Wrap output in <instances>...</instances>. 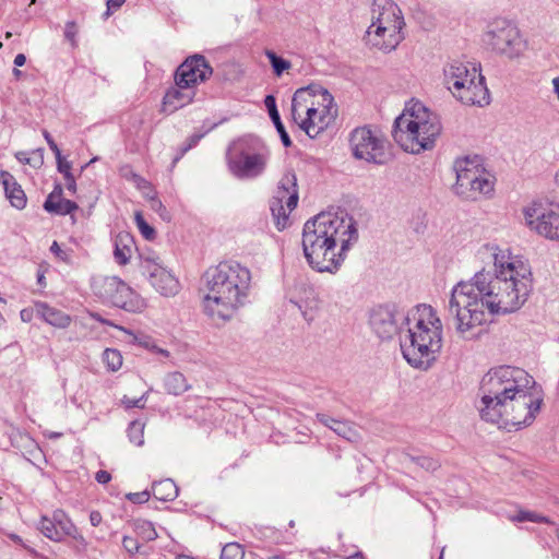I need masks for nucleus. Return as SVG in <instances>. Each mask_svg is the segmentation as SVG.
<instances>
[{"label": "nucleus", "mask_w": 559, "mask_h": 559, "mask_svg": "<svg viewBox=\"0 0 559 559\" xmlns=\"http://www.w3.org/2000/svg\"><path fill=\"white\" fill-rule=\"evenodd\" d=\"M442 342L443 325L436 309L426 304L413 308L405 328H401L404 359L414 368L428 370L437 360Z\"/></svg>", "instance_id": "nucleus-5"}, {"label": "nucleus", "mask_w": 559, "mask_h": 559, "mask_svg": "<svg viewBox=\"0 0 559 559\" xmlns=\"http://www.w3.org/2000/svg\"><path fill=\"white\" fill-rule=\"evenodd\" d=\"M164 386L168 394L176 396L181 395L191 388L186 377L179 371L167 373L164 378Z\"/></svg>", "instance_id": "nucleus-30"}, {"label": "nucleus", "mask_w": 559, "mask_h": 559, "mask_svg": "<svg viewBox=\"0 0 559 559\" xmlns=\"http://www.w3.org/2000/svg\"><path fill=\"white\" fill-rule=\"evenodd\" d=\"M405 22L400 8L391 0H374L371 9L369 26H384L391 43H395L397 31H402Z\"/></svg>", "instance_id": "nucleus-18"}, {"label": "nucleus", "mask_w": 559, "mask_h": 559, "mask_svg": "<svg viewBox=\"0 0 559 559\" xmlns=\"http://www.w3.org/2000/svg\"><path fill=\"white\" fill-rule=\"evenodd\" d=\"M245 551L240 544L228 543L221 552V559H243Z\"/></svg>", "instance_id": "nucleus-39"}, {"label": "nucleus", "mask_w": 559, "mask_h": 559, "mask_svg": "<svg viewBox=\"0 0 559 559\" xmlns=\"http://www.w3.org/2000/svg\"><path fill=\"white\" fill-rule=\"evenodd\" d=\"M50 251L56 254L57 258L60 260L68 262L70 259V255L67 251L62 250L57 241H53Z\"/></svg>", "instance_id": "nucleus-48"}, {"label": "nucleus", "mask_w": 559, "mask_h": 559, "mask_svg": "<svg viewBox=\"0 0 559 559\" xmlns=\"http://www.w3.org/2000/svg\"><path fill=\"white\" fill-rule=\"evenodd\" d=\"M403 38L402 31H397L395 43H391L384 26H369L365 35V40L368 45L383 51H391L395 49Z\"/></svg>", "instance_id": "nucleus-23"}, {"label": "nucleus", "mask_w": 559, "mask_h": 559, "mask_svg": "<svg viewBox=\"0 0 559 559\" xmlns=\"http://www.w3.org/2000/svg\"><path fill=\"white\" fill-rule=\"evenodd\" d=\"M127 498L133 503H144L150 499V492L144 490L141 492L129 493Z\"/></svg>", "instance_id": "nucleus-46"}, {"label": "nucleus", "mask_w": 559, "mask_h": 559, "mask_svg": "<svg viewBox=\"0 0 559 559\" xmlns=\"http://www.w3.org/2000/svg\"><path fill=\"white\" fill-rule=\"evenodd\" d=\"M43 135H44L49 148L53 152L55 155L59 156V152H61V151L59 150L57 143L55 142V140L52 139L50 133L47 130H43Z\"/></svg>", "instance_id": "nucleus-50"}, {"label": "nucleus", "mask_w": 559, "mask_h": 559, "mask_svg": "<svg viewBox=\"0 0 559 559\" xmlns=\"http://www.w3.org/2000/svg\"><path fill=\"white\" fill-rule=\"evenodd\" d=\"M195 91L191 87H179L177 84L167 90L163 97L162 110L173 114L192 103Z\"/></svg>", "instance_id": "nucleus-21"}, {"label": "nucleus", "mask_w": 559, "mask_h": 559, "mask_svg": "<svg viewBox=\"0 0 559 559\" xmlns=\"http://www.w3.org/2000/svg\"><path fill=\"white\" fill-rule=\"evenodd\" d=\"M525 226L536 235L559 242V202L538 199L522 210Z\"/></svg>", "instance_id": "nucleus-11"}, {"label": "nucleus", "mask_w": 559, "mask_h": 559, "mask_svg": "<svg viewBox=\"0 0 559 559\" xmlns=\"http://www.w3.org/2000/svg\"><path fill=\"white\" fill-rule=\"evenodd\" d=\"M10 538H11L14 543H16V544L21 545L22 547H24V548H25L28 552H31L32 555H36V551H35L33 548H31V547L26 546V545L23 543V539H22L19 535H16V534H11V535H10Z\"/></svg>", "instance_id": "nucleus-57"}, {"label": "nucleus", "mask_w": 559, "mask_h": 559, "mask_svg": "<svg viewBox=\"0 0 559 559\" xmlns=\"http://www.w3.org/2000/svg\"><path fill=\"white\" fill-rule=\"evenodd\" d=\"M150 204H151V209L156 212L162 213V211H165V206L163 205L162 201L156 197H152L150 199ZM160 216H163V214H160Z\"/></svg>", "instance_id": "nucleus-54"}, {"label": "nucleus", "mask_w": 559, "mask_h": 559, "mask_svg": "<svg viewBox=\"0 0 559 559\" xmlns=\"http://www.w3.org/2000/svg\"><path fill=\"white\" fill-rule=\"evenodd\" d=\"M134 219H135L136 227L139 228L141 235L146 240H153L156 236V231L152 226H150L147 224V222L144 219L141 212H135Z\"/></svg>", "instance_id": "nucleus-40"}, {"label": "nucleus", "mask_w": 559, "mask_h": 559, "mask_svg": "<svg viewBox=\"0 0 559 559\" xmlns=\"http://www.w3.org/2000/svg\"><path fill=\"white\" fill-rule=\"evenodd\" d=\"M313 91V84L308 85L306 87L298 88L292 98V118L298 123L304 119L309 112L316 110L313 105V98L316 95ZM320 95L317 96L319 98Z\"/></svg>", "instance_id": "nucleus-22"}, {"label": "nucleus", "mask_w": 559, "mask_h": 559, "mask_svg": "<svg viewBox=\"0 0 559 559\" xmlns=\"http://www.w3.org/2000/svg\"><path fill=\"white\" fill-rule=\"evenodd\" d=\"M318 420L333 430L337 436L344 438L349 442H356L359 439V433L355 426L349 421H342L334 419L325 414H317Z\"/></svg>", "instance_id": "nucleus-26"}, {"label": "nucleus", "mask_w": 559, "mask_h": 559, "mask_svg": "<svg viewBox=\"0 0 559 559\" xmlns=\"http://www.w3.org/2000/svg\"><path fill=\"white\" fill-rule=\"evenodd\" d=\"M15 157L19 162L23 164H31V158L27 156L26 152H17L15 154Z\"/></svg>", "instance_id": "nucleus-58"}, {"label": "nucleus", "mask_w": 559, "mask_h": 559, "mask_svg": "<svg viewBox=\"0 0 559 559\" xmlns=\"http://www.w3.org/2000/svg\"><path fill=\"white\" fill-rule=\"evenodd\" d=\"M128 437L131 443L141 447L144 443V424L133 420L128 427Z\"/></svg>", "instance_id": "nucleus-36"}, {"label": "nucleus", "mask_w": 559, "mask_h": 559, "mask_svg": "<svg viewBox=\"0 0 559 559\" xmlns=\"http://www.w3.org/2000/svg\"><path fill=\"white\" fill-rule=\"evenodd\" d=\"M358 237L353 217L332 212L319 213L304 225V255L312 270L335 274Z\"/></svg>", "instance_id": "nucleus-3"}, {"label": "nucleus", "mask_w": 559, "mask_h": 559, "mask_svg": "<svg viewBox=\"0 0 559 559\" xmlns=\"http://www.w3.org/2000/svg\"><path fill=\"white\" fill-rule=\"evenodd\" d=\"M202 135L201 134H193L191 135L189 139H188V143L187 145L182 146L180 148V153L178 156L175 157L174 159V163H177L189 150H191L192 147H194L199 141L201 140Z\"/></svg>", "instance_id": "nucleus-43"}, {"label": "nucleus", "mask_w": 559, "mask_h": 559, "mask_svg": "<svg viewBox=\"0 0 559 559\" xmlns=\"http://www.w3.org/2000/svg\"><path fill=\"white\" fill-rule=\"evenodd\" d=\"M265 107L267 108L270 118L274 123L276 131L281 136V141L285 147H289L292 145V140L281 120L277 107L276 99L273 95H267L264 99Z\"/></svg>", "instance_id": "nucleus-28"}, {"label": "nucleus", "mask_w": 559, "mask_h": 559, "mask_svg": "<svg viewBox=\"0 0 559 559\" xmlns=\"http://www.w3.org/2000/svg\"><path fill=\"white\" fill-rule=\"evenodd\" d=\"M64 180H66L67 189L71 193H75L76 192V182H75L73 175H69V176L64 177Z\"/></svg>", "instance_id": "nucleus-55"}, {"label": "nucleus", "mask_w": 559, "mask_h": 559, "mask_svg": "<svg viewBox=\"0 0 559 559\" xmlns=\"http://www.w3.org/2000/svg\"><path fill=\"white\" fill-rule=\"evenodd\" d=\"M552 86H554V91L557 95V98L559 100V76H557L552 80Z\"/></svg>", "instance_id": "nucleus-62"}, {"label": "nucleus", "mask_w": 559, "mask_h": 559, "mask_svg": "<svg viewBox=\"0 0 559 559\" xmlns=\"http://www.w3.org/2000/svg\"><path fill=\"white\" fill-rule=\"evenodd\" d=\"M133 245V237L129 233L122 231L115 237L114 257L118 264L124 265L130 261Z\"/></svg>", "instance_id": "nucleus-27"}, {"label": "nucleus", "mask_w": 559, "mask_h": 559, "mask_svg": "<svg viewBox=\"0 0 559 559\" xmlns=\"http://www.w3.org/2000/svg\"><path fill=\"white\" fill-rule=\"evenodd\" d=\"M336 116L335 109L312 110L297 124L310 138H316L320 132L329 127Z\"/></svg>", "instance_id": "nucleus-20"}, {"label": "nucleus", "mask_w": 559, "mask_h": 559, "mask_svg": "<svg viewBox=\"0 0 559 559\" xmlns=\"http://www.w3.org/2000/svg\"><path fill=\"white\" fill-rule=\"evenodd\" d=\"M44 209L49 213L67 215L78 210V204L68 199L55 200V194H49L44 203Z\"/></svg>", "instance_id": "nucleus-31"}, {"label": "nucleus", "mask_w": 559, "mask_h": 559, "mask_svg": "<svg viewBox=\"0 0 559 559\" xmlns=\"http://www.w3.org/2000/svg\"><path fill=\"white\" fill-rule=\"evenodd\" d=\"M67 537H71L76 543L78 548L83 549V550L86 549L87 542L84 538V536L79 532L76 526H75V532L73 534H68Z\"/></svg>", "instance_id": "nucleus-47"}, {"label": "nucleus", "mask_w": 559, "mask_h": 559, "mask_svg": "<svg viewBox=\"0 0 559 559\" xmlns=\"http://www.w3.org/2000/svg\"><path fill=\"white\" fill-rule=\"evenodd\" d=\"M443 83L461 103L485 106L490 102L489 91L476 63L453 61L443 68Z\"/></svg>", "instance_id": "nucleus-7"}, {"label": "nucleus", "mask_w": 559, "mask_h": 559, "mask_svg": "<svg viewBox=\"0 0 559 559\" xmlns=\"http://www.w3.org/2000/svg\"><path fill=\"white\" fill-rule=\"evenodd\" d=\"M265 56L269 59L276 76H281L286 70H289L292 67L290 61L277 56L273 50H265Z\"/></svg>", "instance_id": "nucleus-35"}, {"label": "nucleus", "mask_w": 559, "mask_h": 559, "mask_svg": "<svg viewBox=\"0 0 559 559\" xmlns=\"http://www.w3.org/2000/svg\"><path fill=\"white\" fill-rule=\"evenodd\" d=\"M36 314V306L34 308H25L20 312L21 320L23 322H31Z\"/></svg>", "instance_id": "nucleus-52"}, {"label": "nucleus", "mask_w": 559, "mask_h": 559, "mask_svg": "<svg viewBox=\"0 0 559 559\" xmlns=\"http://www.w3.org/2000/svg\"><path fill=\"white\" fill-rule=\"evenodd\" d=\"M403 456H404V462L409 461L412 463H415L416 465H418L419 467L424 468L427 472H435L441 466V463L439 462V460L431 457V456H426V455L415 456L409 453H404Z\"/></svg>", "instance_id": "nucleus-33"}, {"label": "nucleus", "mask_w": 559, "mask_h": 559, "mask_svg": "<svg viewBox=\"0 0 559 559\" xmlns=\"http://www.w3.org/2000/svg\"><path fill=\"white\" fill-rule=\"evenodd\" d=\"M477 411L483 420L507 430L531 426L540 411L544 392L524 369L491 368L481 379Z\"/></svg>", "instance_id": "nucleus-2"}, {"label": "nucleus", "mask_w": 559, "mask_h": 559, "mask_svg": "<svg viewBox=\"0 0 559 559\" xmlns=\"http://www.w3.org/2000/svg\"><path fill=\"white\" fill-rule=\"evenodd\" d=\"M55 156H56V160H57L58 171L63 174V177L72 175V173H71V163L66 160L62 157L61 152H59V156L58 155H55Z\"/></svg>", "instance_id": "nucleus-44"}, {"label": "nucleus", "mask_w": 559, "mask_h": 559, "mask_svg": "<svg viewBox=\"0 0 559 559\" xmlns=\"http://www.w3.org/2000/svg\"><path fill=\"white\" fill-rule=\"evenodd\" d=\"M213 74V69L202 55L188 57L175 72V84L179 87H191L206 81Z\"/></svg>", "instance_id": "nucleus-17"}, {"label": "nucleus", "mask_w": 559, "mask_h": 559, "mask_svg": "<svg viewBox=\"0 0 559 559\" xmlns=\"http://www.w3.org/2000/svg\"><path fill=\"white\" fill-rule=\"evenodd\" d=\"M50 194H55V200L61 199L62 187L60 185H56L53 191Z\"/></svg>", "instance_id": "nucleus-60"}, {"label": "nucleus", "mask_w": 559, "mask_h": 559, "mask_svg": "<svg viewBox=\"0 0 559 559\" xmlns=\"http://www.w3.org/2000/svg\"><path fill=\"white\" fill-rule=\"evenodd\" d=\"M45 436L48 437L49 439H59L62 437V432L47 431L45 432Z\"/></svg>", "instance_id": "nucleus-61"}, {"label": "nucleus", "mask_w": 559, "mask_h": 559, "mask_svg": "<svg viewBox=\"0 0 559 559\" xmlns=\"http://www.w3.org/2000/svg\"><path fill=\"white\" fill-rule=\"evenodd\" d=\"M103 521V516L99 511H92L90 514V522L93 526H98Z\"/></svg>", "instance_id": "nucleus-56"}, {"label": "nucleus", "mask_w": 559, "mask_h": 559, "mask_svg": "<svg viewBox=\"0 0 559 559\" xmlns=\"http://www.w3.org/2000/svg\"><path fill=\"white\" fill-rule=\"evenodd\" d=\"M131 179L138 189H146L150 187L148 181L135 173H131Z\"/></svg>", "instance_id": "nucleus-51"}, {"label": "nucleus", "mask_w": 559, "mask_h": 559, "mask_svg": "<svg viewBox=\"0 0 559 559\" xmlns=\"http://www.w3.org/2000/svg\"><path fill=\"white\" fill-rule=\"evenodd\" d=\"M43 535L52 542H62L75 532V525L64 511L57 509L51 516H41L37 525Z\"/></svg>", "instance_id": "nucleus-19"}, {"label": "nucleus", "mask_w": 559, "mask_h": 559, "mask_svg": "<svg viewBox=\"0 0 559 559\" xmlns=\"http://www.w3.org/2000/svg\"><path fill=\"white\" fill-rule=\"evenodd\" d=\"M141 269L154 289L162 296L173 297L179 293L178 278L159 263L158 257H143Z\"/></svg>", "instance_id": "nucleus-16"}, {"label": "nucleus", "mask_w": 559, "mask_h": 559, "mask_svg": "<svg viewBox=\"0 0 559 559\" xmlns=\"http://www.w3.org/2000/svg\"><path fill=\"white\" fill-rule=\"evenodd\" d=\"M483 43L492 52L508 59L520 58L526 49L516 25L506 19H497L488 24Z\"/></svg>", "instance_id": "nucleus-10"}, {"label": "nucleus", "mask_w": 559, "mask_h": 559, "mask_svg": "<svg viewBox=\"0 0 559 559\" xmlns=\"http://www.w3.org/2000/svg\"><path fill=\"white\" fill-rule=\"evenodd\" d=\"M124 2L126 0H107V11L105 12V17H108L112 11L118 10Z\"/></svg>", "instance_id": "nucleus-49"}, {"label": "nucleus", "mask_w": 559, "mask_h": 559, "mask_svg": "<svg viewBox=\"0 0 559 559\" xmlns=\"http://www.w3.org/2000/svg\"><path fill=\"white\" fill-rule=\"evenodd\" d=\"M103 360L111 371H117L122 366V356L119 350L106 348L103 353Z\"/></svg>", "instance_id": "nucleus-38"}, {"label": "nucleus", "mask_w": 559, "mask_h": 559, "mask_svg": "<svg viewBox=\"0 0 559 559\" xmlns=\"http://www.w3.org/2000/svg\"><path fill=\"white\" fill-rule=\"evenodd\" d=\"M122 546L130 555L136 554L140 549L138 540L130 536H124L122 538Z\"/></svg>", "instance_id": "nucleus-45"}, {"label": "nucleus", "mask_w": 559, "mask_h": 559, "mask_svg": "<svg viewBox=\"0 0 559 559\" xmlns=\"http://www.w3.org/2000/svg\"><path fill=\"white\" fill-rule=\"evenodd\" d=\"M26 62V57L23 53H19L14 58V66L15 67H23Z\"/></svg>", "instance_id": "nucleus-59"}, {"label": "nucleus", "mask_w": 559, "mask_h": 559, "mask_svg": "<svg viewBox=\"0 0 559 559\" xmlns=\"http://www.w3.org/2000/svg\"><path fill=\"white\" fill-rule=\"evenodd\" d=\"M346 559H365V558H364L362 554L357 552L353 556L347 557Z\"/></svg>", "instance_id": "nucleus-63"}, {"label": "nucleus", "mask_w": 559, "mask_h": 559, "mask_svg": "<svg viewBox=\"0 0 559 559\" xmlns=\"http://www.w3.org/2000/svg\"><path fill=\"white\" fill-rule=\"evenodd\" d=\"M510 520L512 522L530 521V522H535V523H547V524H551L552 523L550 521V519L547 518V516L540 515V514H538L536 512L524 511V510H521L515 515L510 516Z\"/></svg>", "instance_id": "nucleus-37"}, {"label": "nucleus", "mask_w": 559, "mask_h": 559, "mask_svg": "<svg viewBox=\"0 0 559 559\" xmlns=\"http://www.w3.org/2000/svg\"><path fill=\"white\" fill-rule=\"evenodd\" d=\"M93 290L104 302L128 312L140 313L146 308L144 298L117 276L94 280Z\"/></svg>", "instance_id": "nucleus-12"}, {"label": "nucleus", "mask_w": 559, "mask_h": 559, "mask_svg": "<svg viewBox=\"0 0 559 559\" xmlns=\"http://www.w3.org/2000/svg\"><path fill=\"white\" fill-rule=\"evenodd\" d=\"M136 534L144 540H155L158 535L152 522L146 520H138L134 523Z\"/></svg>", "instance_id": "nucleus-34"}, {"label": "nucleus", "mask_w": 559, "mask_h": 559, "mask_svg": "<svg viewBox=\"0 0 559 559\" xmlns=\"http://www.w3.org/2000/svg\"><path fill=\"white\" fill-rule=\"evenodd\" d=\"M147 393H144L139 399H130L128 396H123L122 404L127 409L138 407V408H144L145 402H146Z\"/></svg>", "instance_id": "nucleus-42"}, {"label": "nucleus", "mask_w": 559, "mask_h": 559, "mask_svg": "<svg viewBox=\"0 0 559 559\" xmlns=\"http://www.w3.org/2000/svg\"><path fill=\"white\" fill-rule=\"evenodd\" d=\"M298 199L296 174L288 170L281 178L271 202V212L280 230L286 227L288 213L297 206Z\"/></svg>", "instance_id": "nucleus-14"}, {"label": "nucleus", "mask_w": 559, "mask_h": 559, "mask_svg": "<svg viewBox=\"0 0 559 559\" xmlns=\"http://www.w3.org/2000/svg\"><path fill=\"white\" fill-rule=\"evenodd\" d=\"M271 157L269 146L258 136H242L228 145L227 168L240 180H251L262 176Z\"/></svg>", "instance_id": "nucleus-8"}, {"label": "nucleus", "mask_w": 559, "mask_h": 559, "mask_svg": "<svg viewBox=\"0 0 559 559\" xmlns=\"http://www.w3.org/2000/svg\"><path fill=\"white\" fill-rule=\"evenodd\" d=\"M492 257L493 271L480 270L469 281L453 286L447 306L456 333L472 340L496 313L519 310L533 288L532 270L527 261L511 255L497 246L486 245Z\"/></svg>", "instance_id": "nucleus-1"}, {"label": "nucleus", "mask_w": 559, "mask_h": 559, "mask_svg": "<svg viewBox=\"0 0 559 559\" xmlns=\"http://www.w3.org/2000/svg\"><path fill=\"white\" fill-rule=\"evenodd\" d=\"M95 479L99 483V484H107L110 481L111 479V475L107 472V471H98L96 474H95Z\"/></svg>", "instance_id": "nucleus-53"}, {"label": "nucleus", "mask_w": 559, "mask_h": 559, "mask_svg": "<svg viewBox=\"0 0 559 559\" xmlns=\"http://www.w3.org/2000/svg\"><path fill=\"white\" fill-rule=\"evenodd\" d=\"M36 316L58 329L68 328L72 321L71 317L66 312L41 301L36 302Z\"/></svg>", "instance_id": "nucleus-25"}, {"label": "nucleus", "mask_w": 559, "mask_h": 559, "mask_svg": "<svg viewBox=\"0 0 559 559\" xmlns=\"http://www.w3.org/2000/svg\"><path fill=\"white\" fill-rule=\"evenodd\" d=\"M0 182L11 205L17 210H23L26 206L27 198L15 178L9 171L0 170Z\"/></svg>", "instance_id": "nucleus-24"}, {"label": "nucleus", "mask_w": 559, "mask_h": 559, "mask_svg": "<svg viewBox=\"0 0 559 559\" xmlns=\"http://www.w3.org/2000/svg\"><path fill=\"white\" fill-rule=\"evenodd\" d=\"M441 130L435 112L420 102H412L395 119L392 136L405 152L419 154L435 146Z\"/></svg>", "instance_id": "nucleus-6"}, {"label": "nucleus", "mask_w": 559, "mask_h": 559, "mask_svg": "<svg viewBox=\"0 0 559 559\" xmlns=\"http://www.w3.org/2000/svg\"><path fill=\"white\" fill-rule=\"evenodd\" d=\"M203 309L216 321L230 320L248 299L251 273L236 261H224L206 270L203 277Z\"/></svg>", "instance_id": "nucleus-4"}, {"label": "nucleus", "mask_w": 559, "mask_h": 559, "mask_svg": "<svg viewBox=\"0 0 559 559\" xmlns=\"http://www.w3.org/2000/svg\"><path fill=\"white\" fill-rule=\"evenodd\" d=\"M409 311L403 312L388 306L374 308L370 314V326L382 340H389L396 333L401 336V328H405Z\"/></svg>", "instance_id": "nucleus-15"}, {"label": "nucleus", "mask_w": 559, "mask_h": 559, "mask_svg": "<svg viewBox=\"0 0 559 559\" xmlns=\"http://www.w3.org/2000/svg\"><path fill=\"white\" fill-rule=\"evenodd\" d=\"M153 496L160 501H173L178 496V487L170 478L154 481L152 484Z\"/></svg>", "instance_id": "nucleus-29"}, {"label": "nucleus", "mask_w": 559, "mask_h": 559, "mask_svg": "<svg viewBox=\"0 0 559 559\" xmlns=\"http://www.w3.org/2000/svg\"><path fill=\"white\" fill-rule=\"evenodd\" d=\"M76 35H78V26H76L75 22H73V21L67 22L66 27H64V37L68 41H70L72 48L78 47Z\"/></svg>", "instance_id": "nucleus-41"}, {"label": "nucleus", "mask_w": 559, "mask_h": 559, "mask_svg": "<svg viewBox=\"0 0 559 559\" xmlns=\"http://www.w3.org/2000/svg\"><path fill=\"white\" fill-rule=\"evenodd\" d=\"M266 559H285L282 555L270 556Z\"/></svg>", "instance_id": "nucleus-64"}, {"label": "nucleus", "mask_w": 559, "mask_h": 559, "mask_svg": "<svg viewBox=\"0 0 559 559\" xmlns=\"http://www.w3.org/2000/svg\"><path fill=\"white\" fill-rule=\"evenodd\" d=\"M313 91L316 92V93H313L316 96L320 95L319 98L312 97L313 98L312 107L316 109V111H318L320 109H335L334 98L329 93L328 90L323 88L320 85L313 84Z\"/></svg>", "instance_id": "nucleus-32"}, {"label": "nucleus", "mask_w": 559, "mask_h": 559, "mask_svg": "<svg viewBox=\"0 0 559 559\" xmlns=\"http://www.w3.org/2000/svg\"><path fill=\"white\" fill-rule=\"evenodd\" d=\"M456 182L454 192L464 198L475 200L479 195L489 194L493 190V182L486 173L478 156L459 158L454 163Z\"/></svg>", "instance_id": "nucleus-9"}, {"label": "nucleus", "mask_w": 559, "mask_h": 559, "mask_svg": "<svg viewBox=\"0 0 559 559\" xmlns=\"http://www.w3.org/2000/svg\"><path fill=\"white\" fill-rule=\"evenodd\" d=\"M349 148L356 159L381 165L385 162L383 135L369 126L355 128L348 138Z\"/></svg>", "instance_id": "nucleus-13"}]
</instances>
